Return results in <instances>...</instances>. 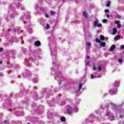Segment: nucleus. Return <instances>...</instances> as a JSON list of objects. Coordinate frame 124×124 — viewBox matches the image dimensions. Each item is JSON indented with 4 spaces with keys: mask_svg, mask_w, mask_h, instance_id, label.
Wrapping results in <instances>:
<instances>
[{
    "mask_svg": "<svg viewBox=\"0 0 124 124\" xmlns=\"http://www.w3.org/2000/svg\"><path fill=\"white\" fill-rule=\"evenodd\" d=\"M80 103V99L77 98L76 99V104H72L70 106H69L66 109L67 113L68 115L73 114V112L77 113L79 110V108L77 107L78 104Z\"/></svg>",
    "mask_w": 124,
    "mask_h": 124,
    "instance_id": "nucleus-1",
    "label": "nucleus"
},
{
    "mask_svg": "<svg viewBox=\"0 0 124 124\" xmlns=\"http://www.w3.org/2000/svg\"><path fill=\"white\" fill-rule=\"evenodd\" d=\"M119 86H120V82L115 81L113 85V87L109 91V93L110 94H116L117 93H118Z\"/></svg>",
    "mask_w": 124,
    "mask_h": 124,
    "instance_id": "nucleus-2",
    "label": "nucleus"
},
{
    "mask_svg": "<svg viewBox=\"0 0 124 124\" xmlns=\"http://www.w3.org/2000/svg\"><path fill=\"white\" fill-rule=\"evenodd\" d=\"M30 18V15L29 14H26L22 16L20 18V20L21 21H25L26 20H28Z\"/></svg>",
    "mask_w": 124,
    "mask_h": 124,
    "instance_id": "nucleus-3",
    "label": "nucleus"
},
{
    "mask_svg": "<svg viewBox=\"0 0 124 124\" xmlns=\"http://www.w3.org/2000/svg\"><path fill=\"white\" fill-rule=\"evenodd\" d=\"M99 22V21L98 20V19H96L94 21V23L93 25L94 28H95L96 27H97L98 28H101L102 27V24H101V23H98Z\"/></svg>",
    "mask_w": 124,
    "mask_h": 124,
    "instance_id": "nucleus-4",
    "label": "nucleus"
},
{
    "mask_svg": "<svg viewBox=\"0 0 124 124\" xmlns=\"http://www.w3.org/2000/svg\"><path fill=\"white\" fill-rule=\"evenodd\" d=\"M51 55L52 57V63H54V62H55V61H56V52H55L54 51H51Z\"/></svg>",
    "mask_w": 124,
    "mask_h": 124,
    "instance_id": "nucleus-5",
    "label": "nucleus"
},
{
    "mask_svg": "<svg viewBox=\"0 0 124 124\" xmlns=\"http://www.w3.org/2000/svg\"><path fill=\"white\" fill-rule=\"evenodd\" d=\"M106 116H109L108 119L110 121H114V120H115V117L112 115L110 112L109 113H107Z\"/></svg>",
    "mask_w": 124,
    "mask_h": 124,
    "instance_id": "nucleus-6",
    "label": "nucleus"
},
{
    "mask_svg": "<svg viewBox=\"0 0 124 124\" xmlns=\"http://www.w3.org/2000/svg\"><path fill=\"white\" fill-rule=\"evenodd\" d=\"M100 76L97 75L96 74L94 75H91V79H95V78H99Z\"/></svg>",
    "mask_w": 124,
    "mask_h": 124,
    "instance_id": "nucleus-7",
    "label": "nucleus"
},
{
    "mask_svg": "<svg viewBox=\"0 0 124 124\" xmlns=\"http://www.w3.org/2000/svg\"><path fill=\"white\" fill-rule=\"evenodd\" d=\"M23 76H26L27 78L30 79V77H31V72L28 71L27 73H26L23 75Z\"/></svg>",
    "mask_w": 124,
    "mask_h": 124,
    "instance_id": "nucleus-8",
    "label": "nucleus"
},
{
    "mask_svg": "<svg viewBox=\"0 0 124 124\" xmlns=\"http://www.w3.org/2000/svg\"><path fill=\"white\" fill-rule=\"evenodd\" d=\"M115 48H116V46H115L114 45H112L109 49V51L110 52H113L114 50H115Z\"/></svg>",
    "mask_w": 124,
    "mask_h": 124,
    "instance_id": "nucleus-9",
    "label": "nucleus"
},
{
    "mask_svg": "<svg viewBox=\"0 0 124 124\" xmlns=\"http://www.w3.org/2000/svg\"><path fill=\"white\" fill-rule=\"evenodd\" d=\"M83 17H85L86 19H88V14H87V12L85 11L83 12Z\"/></svg>",
    "mask_w": 124,
    "mask_h": 124,
    "instance_id": "nucleus-10",
    "label": "nucleus"
},
{
    "mask_svg": "<svg viewBox=\"0 0 124 124\" xmlns=\"http://www.w3.org/2000/svg\"><path fill=\"white\" fill-rule=\"evenodd\" d=\"M35 45H36V46H40V42L39 41H35Z\"/></svg>",
    "mask_w": 124,
    "mask_h": 124,
    "instance_id": "nucleus-11",
    "label": "nucleus"
},
{
    "mask_svg": "<svg viewBox=\"0 0 124 124\" xmlns=\"http://www.w3.org/2000/svg\"><path fill=\"white\" fill-rule=\"evenodd\" d=\"M87 49H91V43L87 42Z\"/></svg>",
    "mask_w": 124,
    "mask_h": 124,
    "instance_id": "nucleus-12",
    "label": "nucleus"
},
{
    "mask_svg": "<svg viewBox=\"0 0 124 124\" xmlns=\"http://www.w3.org/2000/svg\"><path fill=\"white\" fill-rule=\"evenodd\" d=\"M55 78L58 81L59 85H60V84L62 83V81L61 80V79H60V78L57 77H55Z\"/></svg>",
    "mask_w": 124,
    "mask_h": 124,
    "instance_id": "nucleus-13",
    "label": "nucleus"
},
{
    "mask_svg": "<svg viewBox=\"0 0 124 124\" xmlns=\"http://www.w3.org/2000/svg\"><path fill=\"white\" fill-rule=\"evenodd\" d=\"M83 87V84L80 83L79 85V87H78V92H79V91H81V89H82V87Z\"/></svg>",
    "mask_w": 124,
    "mask_h": 124,
    "instance_id": "nucleus-14",
    "label": "nucleus"
},
{
    "mask_svg": "<svg viewBox=\"0 0 124 124\" xmlns=\"http://www.w3.org/2000/svg\"><path fill=\"white\" fill-rule=\"evenodd\" d=\"M100 39L102 41H104V40H105V37H104V36H103V35H101L100 37Z\"/></svg>",
    "mask_w": 124,
    "mask_h": 124,
    "instance_id": "nucleus-15",
    "label": "nucleus"
},
{
    "mask_svg": "<svg viewBox=\"0 0 124 124\" xmlns=\"http://www.w3.org/2000/svg\"><path fill=\"white\" fill-rule=\"evenodd\" d=\"M117 33V29L113 28V31H112V34H116Z\"/></svg>",
    "mask_w": 124,
    "mask_h": 124,
    "instance_id": "nucleus-16",
    "label": "nucleus"
},
{
    "mask_svg": "<svg viewBox=\"0 0 124 124\" xmlns=\"http://www.w3.org/2000/svg\"><path fill=\"white\" fill-rule=\"evenodd\" d=\"M61 121L62 122H65V117H61Z\"/></svg>",
    "mask_w": 124,
    "mask_h": 124,
    "instance_id": "nucleus-17",
    "label": "nucleus"
},
{
    "mask_svg": "<svg viewBox=\"0 0 124 124\" xmlns=\"http://www.w3.org/2000/svg\"><path fill=\"white\" fill-rule=\"evenodd\" d=\"M121 17H122L121 16V15H117L115 16V18L116 19H120L121 18Z\"/></svg>",
    "mask_w": 124,
    "mask_h": 124,
    "instance_id": "nucleus-18",
    "label": "nucleus"
},
{
    "mask_svg": "<svg viewBox=\"0 0 124 124\" xmlns=\"http://www.w3.org/2000/svg\"><path fill=\"white\" fill-rule=\"evenodd\" d=\"M114 39L117 41L118 40H119V39H120V38H119V36H117L115 37L114 38Z\"/></svg>",
    "mask_w": 124,
    "mask_h": 124,
    "instance_id": "nucleus-19",
    "label": "nucleus"
},
{
    "mask_svg": "<svg viewBox=\"0 0 124 124\" xmlns=\"http://www.w3.org/2000/svg\"><path fill=\"white\" fill-rule=\"evenodd\" d=\"M28 31H29L30 33H31V32H32V29H31V28H28Z\"/></svg>",
    "mask_w": 124,
    "mask_h": 124,
    "instance_id": "nucleus-20",
    "label": "nucleus"
},
{
    "mask_svg": "<svg viewBox=\"0 0 124 124\" xmlns=\"http://www.w3.org/2000/svg\"><path fill=\"white\" fill-rule=\"evenodd\" d=\"M101 45H102V46H103V47H104L106 45V43L102 42L101 44Z\"/></svg>",
    "mask_w": 124,
    "mask_h": 124,
    "instance_id": "nucleus-21",
    "label": "nucleus"
},
{
    "mask_svg": "<svg viewBox=\"0 0 124 124\" xmlns=\"http://www.w3.org/2000/svg\"><path fill=\"white\" fill-rule=\"evenodd\" d=\"M95 41L97 43H100V40L98 38H96Z\"/></svg>",
    "mask_w": 124,
    "mask_h": 124,
    "instance_id": "nucleus-22",
    "label": "nucleus"
},
{
    "mask_svg": "<svg viewBox=\"0 0 124 124\" xmlns=\"http://www.w3.org/2000/svg\"><path fill=\"white\" fill-rule=\"evenodd\" d=\"M110 1H108L106 4V6H107V7H109V6H110Z\"/></svg>",
    "mask_w": 124,
    "mask_h": 124,
    "instance_id": "nucleus-23",
    "label": "nucleus"
},
{
    "mask_svg": "<svg viewBox=\"0 0 124 124\" xmlns=\"http://www.w3.org/2000/svg\"><path fill=\"white\" fill-rule=\"evenodd\" d=\"M33 81L34 82V83H36L37 82V78H33Z\"/></svg>",
    "mask_w": 124,
    "mask_h": 124,
    "instance_id": "nucleus-24",
    "label": "nucleus"
},
{
    "mask_svg": "<svg viewBox=\"0 0 124 124\" xmlns=\"http://www.w3.org/2000/svg\"><path fill=\"white\" fill-rule=\"evenodd\" d=\"M107 22H108V20L106 19H104L103 20V23H107Z\"/></svg>",
    "mask_w": 124,
    "mask_h": 124,
    "instance_id": "nucleus-25",
    "label": "nucleus"
},
{
    "mask_svg": "<svg viewBox=\"0 0 124 124\" xmlns=\"http://www.w3.org/2000/svg\"><path fill=\"white\" fill-rule=\"evenodd\" d=\"M35 8L36 10H37V11L38 9H39V7H38V6L37 5H36L35 6Z\"/></svg>",
    "mask_w": 124,
    "mask_h": 124,
    "instance_id": "nucleus-26",
    "label": "nucleus"
},
{
    "mask_svg": "<svg viewBox=\"0 0 124 124\" xmlns=\"http://www.w3.org/2000/svg\"><path fill=\"white\" fill-rule=\"evenodd\" d=\"M49 29H50V26L49 24H46V29L49 30Z\"/></svg>",
    "mask_w": 124,
    "mask_h": 124,
    "instance_id": "nucleus-27",
    "label": "nucleus"
},
{
    "mask_svg": "<svg viewBox=\"0 0 124 124\" xmlns=\"http://www.w3.org/2000/svg\"><path fill=\"white\" fill-rule=\"evenodd\" d=\"M98 69L99 71H101V67L100 66H99L98 67Z\"/></svg>",
    "mask_w": 124,
    "mask_h": 124,
    "instance_id": "nucleus-28",
    "label": "nucleus"
},
{
    "mask_svg": "<svg viewBox=\"0 0 124 124\" xmlns=\"http://www.w3.org/2000/svg\"><path fill=\"white\" fill-rule=\"evenodd\" d=\"M119 62H123V59H119L118 60Z\"/></svg>",
    "mask_w": 124,
    "mask_h": 124,
    "instance_id": "nucleus-29",
    "label": "nucleus"
},
{
    "mask_svg": "<svg viewBox=\"0 0 124 124\" xmlns=\"http://www.w3.org/2000/svg\"><path fill=\"white\" fill-rule=\"evenodd\" d=\"M93 70H96V67L94 66V65H93Z\"/></svg>",
    "mask_w": 124,
    "mask_h": 124,
    "instance_id": "nucleus-30",
    "label": "nucleus"
},
{
    "mask_svg": "<svg viewBox=\"0 0 124 124\" xmlns=\"http://www.w3.org/2000/svg\"><path fill=\"white\" fill-rule=\"evenodd\" d=\"M105 12L106 13H109V10H108V9L105 10Z\"/></svg>",
    "mask_w": 124,
    "mask_h": 124,
    "instance_id": "nucleus-31",
    "label": "nucleus"
},
{
    "mask_svg": "<svg viewBox=\"0 0 124 124\" xmlns=\"http://www.w3.org/2000/svg\"><path fill=\"white\" fill-rule=\"evenodd\" d=\"M121 27H122V25H121V24H118L117 26L118 29H121Z\"/></svg>",
    "mask_w": 124,
    "mask_h": 124,
    "instance_id": "nucleus-32",
    "label": "nucleus"
},
{
    "mask_svg": "<svg viewBox=\"0 0 124 124\" xmlns=\"http://www.w3.org/2000/svg\"><path fill=\"white\" fill-rule=\"evenodd\" d=\"M30 62H26V63H25V65H30Z\"/></svg>",
    "mask_w": 124,
    "mask_h": 124,
    "instance_id": "nucleus-33",
    "label": "nucleus"
},
{
    "mask_svg": "<svg viewBox=\"0 0 124 124\" xmlns=\"http://www.w3.org/2000/svg\"><path fill=\"white\" fill-rule=\"evenodd\" d=\"M50 13H51V15H54V14H55V12L54 11H51L50 12Z\"/></svg>",
    "mask_w": 124,
    "mask_h": 124,
    "instance_id": "nucleus-34",
    "label": "nucleus"
},
{
    "mask_svg": "<svg viewBox=\"0 0 124 124\" xmlns=\"http://www.w3.org/2000/svg\"><path fill=\"white\" fill-rule=\"evenodd\" d=\"M114 23L116 24L117 25H118L119 24V23H118V20H115L114 21Z\"/></svg>",
    "mask_w": 124,
    "mask_h": 124,
    "instance_id": "nucleus-35",
    "label": "nucleus"
},
{
    "mask_svg": "<svg viewBox=\"0 0 124 124\" xmlns=\"http://www.w3.org/2000/svg\"><path fill=\"white\" fill-rule=\"evenodd\" d=\"M121 49H124V45H122L121 46Z\"/></svg>",
    "mask_w": 124,
    "mask_h": 124,
    "instance_id": "nucleus-36",
    "label": "nucleus"
},
{
    "mask_svg": "<svg viewBox=\"0 0 124 124\" xmlns=\"http://www.w3.org/2000/svg\"><path fill=\"white\" fill-rule=\"evenodd\" d=\"M46 18H49V15H48V14H46Z\"/></svg>",
    "mask_w": 124,
    "mask_h": 124,
    "instance_id": "nucleus-37",
    "label": "nucleus"
},
{
    "mask_svg": "<svg viewBox=\"0 0 124 124\" xmlns=\"http://www.w3.org/2000/svg\"><path fill=\"white\" fill-rule=\"evenodd\" d=\"M2 51H3V48H0V52H2Z\"/></svg>",
    "mask_w": 124,
    "mask_h": 124,
    "instance_id": "nucleus-38",
    "label": "nucleus"
},
{
    "mask_svg": "<svg viewBox=\"0 0 124 124\" xmlns=\"http://www.w3.org/2000/svg\"><path fill=\"white\" fill-rule=\"evenodd\" d=\"M87 60H90V56H87Z\"/></svg>",
    "mask_w": 124,
    "mask_h": 124,
    "instance_id": "nucleus-39",
    "label": "nucleus"
},
{
    "mask_svg": "<svg viewBox=\"0 0 124 124\" xmlns=\"http://www.w3.org/2000/svg\"><path fill=\"white\" fill-rule=\"evenodd\" d=\"M90 64V61H88L87 63V65H89Z\"/></svg>",
    "mask_w": 124,
    "mask_h": 124,
    "instance_id": "nucleus-40",
    "label": "nucleus"
},
{
    "mask_svg": "<svg viewBox=\"0 0 124 124\" xmlns=\"http://www.w3.org/2000/svg\"><path fill=\"white\" fill-rule=\"evenodd\" d=\"M107 18H110V16L109 15H108L107 16Z\"/></svg>",
    "mask_w": 124,
    "mask_h": 124,
    "instance_id": "nucleus-41",
    "label": "nucleus"
},
{
    "mask_svg": "<svg viewBox=\"0 0 124 124\" xmlns=\"http://www.w3.org/2000/svg\"><path fill=\"white\" fill-rule=\"evenodd\" d=\"M12 17H13V15H12V16H10L11 18H12Z\"/></svg>",
    "mask_w": 124,
    "mask_h": 124,
    "instance_id": "nucleus-42",
    "label": "nucleus"
},
{
    "mask_svg": "<svg viewBox=\"0 0 124 124\" xmlns=\"http://www.w3.org/2000/svg\"><path fill=\"white\" fill-rule=\"evenodd\" d=\"M82 124H86V123L85 122H83V123H82Z\"/></svg>",
    "mask_w": 124,
    "mask_h": 124,
    "instance_id": "nucleus-43",
    "label": "nucleus"
},
{
    "mask_svg": "<svg viewBox=\"0 0 124 124\" xmlns=\"http://www.w3.org/2000/svg\"><path fill=\"white\" fill-rule=\"evenodd\" d=\"M2 63V62L0 61V63Z\"/></svg>",
    "mask_w": 124,
    "mask_h": 124,
    "instance_id": "nucleus-44",
    "label": "nucleus"
},
{
    "mask_svg": "<svg viewBox=\"0 0 124 124\" xmlns=\"http://www.w3.org/2000/svg\"><path fill=\"white\" fill-rule=\"evenodd\" d=\"M4 123L5 124L6 123V121H5Z\"/></svg>",
    "mask_w": 124,
    "mask_h": 124,
    "instance_id": "nucleus-45",
    "label": "nucleus"
},
{
    "mask_svg": "<svg viewBox=\"0 0 124 124\" xmlns=\"http://www.w3.org/2000/svg\"><path fill=\"white\" fill-rule=\"evenodd\" d=\"M49 104L50 106H52V105H50V104Z\"/></svg>",
    "mask_w": 124,
    "mask_h": 124,
    "instance_id": "nucleus-46",
    "label": "nucleus"
},
{
    "mask_svg": "<svg viewBox=\"0 0 124 124\" xmlns=\"http://www.w3.org/2000/svg\"><path fill=\"white\" fill-rule=\"evenodd\" d=\"M110 17H112V15H110Z\"/></svg>",
    "mask_w": 124,
    "mask_h": 124,
    "instance_id": "nucleus-47",
    "label": "nucleus"
}]
</instances>
